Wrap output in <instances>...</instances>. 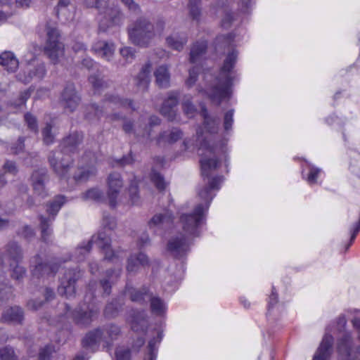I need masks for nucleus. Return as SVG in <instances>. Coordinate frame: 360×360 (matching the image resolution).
<instances>
[{
  "mask_svg": "<svg viewBox=\"0 0 360 360\" xmlns=\"http://www.w3.org/2000/svg\"><path fill=\"white\" fill-rule=\"evenodd\" d=\"M200 0H189L188 8L191 16L193 20H198L201 14Z\"/></svg>",
  "mask_w": 360,
  "mask_h": 360,
  "instance_id": "de8ad7c7",
  "label": "nucleus"
},
{
  "mask_svg": "<svg viewBox=\"0 0 360 360\" xmlns=\"http://www.w3.org/2000/svg\"><path fill=\"white\" fill-rule=\"evenodd\" d=\"M46 75L45 64L39 60H33L29 63L25 70H21L16 75L18 81L28 84L33 79L42 80Z\"/></svg>",
  "mask_w": 360,
  "mask_h": 360,
  "instance_id": "9b49d317",
  "label": "nucleus"
},
{
  "mask_svg": "<svg viewBox=\"0 0 360 360\" xmlns=\"http://www.w3.org/2000/svg\"><path fill=\"white\" fill-rule=\"evenodd\" d=\"M200 68L198 66H193L189 70V76L186 81V84L191 87L192 86L198 79Z\"/></svg>",
  "mask_w": 360,
  "mask_h": 360,
  "instance_id": "e2e57ef3",
  "label": "nucleus"
},
{
  "mask_svg": "<svg viewBox=\"0 0 360 360\" xmlns=\"http://www.w3.org/2000/svg\"><path fill=\"white\" fill-rule=\"evenodd\" d=\"M0 65L8 72H14L18 68L19 61L15 54L5 51L0 54Z\"/></svg>",
  "mask_w": 360,
  "mask_h": 360,
  "instance_id": "cd10ccee",
  "label": "nucleus"
},
{
  "mask_svg": "<svg viewBox=\"0 0 360 360\" xmlns=\"http://www.w3.org/2000/svg\"><path fill=\"white\" fill-rule=\"evenodd\" d=\"M32 91L30 89H26L20 93L18 98L11 102V105L15 108H18L22 105H25L26 101L31 96Z\"/></svg>",
  "mask_w": 360,
  "mask_h": 360,
  "instance_id": "09e8293b",
  "label": "nucleus"
},
{
  "mask_svg": "<svg viewBox=\"0 0 360 360\" xmlns=\"http://www.w3.org/2000/svg\"><path fill=\"white\" fill-rule=\"evenodd\" d=\"M53 352V347L50 345H46L44 348L41 349L39 354L38 360H49Z\"/></svg>",
  "mask_w": 360,
  "mask_h": 360,
  "instance_id": "69168bd1",
  "label": "nucleus"
},
{
  "mask_svg": "<svg viewBox=\"0 0 360 360\" xmlns=\"http://www.w3.org/2000/svg\"><path fill=\"white\" fill-rule=\"evenodd\" d=\"M122 273V269H108L106 270L105 275V278L100 281V285L103 290V294L106 296L111 293L112 284L117 281L120 277Z\"/></svg>",
  "mask_w": 360,
  "mask_h": 360,
  "instance_id": "393cba45",
  "label": "nucleus"
},
{
  "mask_svg": "<svg viewBox=\"0 0 360 360\" xmlns=\"http://www.w3.org/2000/svg\"><path fill=\"white\" fill-rule=\"evenodd\" d=\"M120 53L127 63H131L135 58L136 51L132 47H124L120 50Z\"/></svg>",
  "mask_w": 360,
  "mask_h": 360,
  "instance_id": "6e6d98bb",
  "label": "nucleus"
},
{
  "mask_svg": "<svg viewBox=\"0 0 360 360\" xmlns=\"http://www.w3.org/2000/svg\"><path fill=\"white\" fill-rule=\"evenodd\" d=\"M89 82L92 85L95 92H99L103 89L107 87L106 82L103 80L100 74H93L89 77Z\"/></svg>",
  "mask_w": 360,
  "mask_h": 360,
  "instance_id": "c03bdc74",
  "label": "nucleus"
},
{
  "mask_svg": "<svg viewBox=\"0 0 360 360\" xmlns=\"http://www.w3.org/2000/svg\"><path fill=\"white\" fill-rule=\"evenodd\" d=\"M150 266V259L148 256L142 252L132 253L127 260L126 270L128 274H136L140 267H146Z\"/></svg>",
  "mask_w": 360,
  "mask_h": 360,
  "instance_id": "f3484780",
  "label": "nucleus"
},
{
  "mask_svg": "<svg viewBox=\"0 0 360 360\" xmlns=\"http://www.w3.org/2000/svg\"><path fill=\"white\" fill-rule=\"evenodd\" d=\"M115 44L106 41H98L94 44L91 51L106 61H111L115 53Z\"/></svg>",
  "mask_w": 360,
  "mask_h": 360,
  "instance_id": "412c9836",
  "label": "nucleus"
},
{
  "mask_svg": "<svg viewBox=\"0 0 360 360\" xmlns=\"http://www.w3.org/2000/svg\"><path fill=\"white\" fill-rule=\"evenodd\" d=\"M24 120L27 128L37 134L39 131L38 122L37 117L30 112L24 115Z\"/></svg>",
  "mask_w": 360,
  "mask_h": 360,
  "instance_id": "603ef678",
  "label": "nucleus"
},
{
  "mask_svg": "<svg viewBox=\"0 0 360 360\" xmlns=\"http://www.w3.org/2000/svg\"><path fill=\"white\" fill-rule=\"evenodd\" d=\"M20 264V262L13 263V266H9L11 278L18 282H20L26 275V269Z\"/></svg>",
  "mask_w": 360,
  "mask_h": 360,
  "instance_id": "37998d69",
  "label": "nucleus"
},
{
  "mask_svg": "<svg viewBox=\"0 0 360 360\" xmlns=\"http://www.w3.org/2000/svg\"><path fill=\"white\" fill-rule=\"evenodd\" d=\"M352 345L351 334L349 332H345L342 337L338 340L337 351L338 354L342 357H345V360H350Z\"/></svg>",
  "mask_w": 360,
  "mask_h": 360,
  "instance_id": "a878e982",
  "label": "nucleus"
},
{
  "mask_svg": "<svg viewBox=\"0 0 360 360\" xmlns=\"http://www.w3.org/2000/svg\"><path fill=\"white\" fill-rule=\"evenodd\" d=\"M150 180L159 191H162L165 189V179L160 172L153 171L150 174Z\"/></svg>",
  "mask_w": 360,
  "mask_h": 360,
  "instance_id": "3c124183",
  "label": "nucleus"
},
{
  "mask_svg": "<svg viewBox=\"0 0 360 360\" xmlns=\"http://www.w3.org/2000/svg\"><path fill=\"white\" fill-rule=\"evenodd\" d=\"M24 319V312L21 307H11L4 311L1 321L6 323L21 324Z\"/></svg>",
  "mask_w": 360,
  "mask_h": 360,
  "instance_id": "b1692460",
  "label": "nucleus"
},
{
  "mask_svg": "<svg viewBox=\"0 0 360 360\" xmlns=\"http://www.w3.org/2000/svg\"><path fill=\"white\" fill-rule=\"evenodd\" d=\"M84 4L89 8H96L100 15L98 29L101 32H105L108 27L119 25L122 19V14L117 6L109 7L108 0H85Z\"/></svg>",
  "mask_w": 360,
  "mask_h": 360,
  "instance_id": "39448f33",
  "label": "nucleus"
},
{
  "mask_svg": "<svg viewBox=\"0 0 360 360\" xmlns=\"http://www.w3.org/2000/svg\"><path fill=\"white\" fill-rule=\"evenodd\" d=\"M99 314V309L92 303L83 304L71 311L73 322L79 327L87 328Z\"/></svg>",
  "mask_w": 360,
  "mask_h": 360,
  "instance_id": "0eeeda50",
  "label": "nucleus"
},
{
  "mask_svg": "<svg viewBox=\"0 0 360 360\" xmlns=\"http://www.w3.org/2000/svg\"><path fill=\"white\" fill-rule=\"evenodd\" d=\"M235 34L232 32L217 36L214 41V49L217 52L224 53L231 49L227 53L218 75L215 77V84H210L205 89L199 90L207 98L219 106L225 99L231 96V86L236 79L234 68L237 63L238 52L233 47Z\"/></svg>",
  "mask_w": 360,
  "mask_h": 360,
  "instance_id": "f03ea898",
  "label": "nucleus"
},
{
  "mask_svg": "<svg viewBox=\"0 0 360 360\" xmlns=\"http://www.w3.org/2000/svg\"><path fill=\"white\" fill-rule=\"evenodd\" d=\"M131 329L135 333L146 335L148 328V316L144 309L132 310L129 315Z\"/></svg>",
  "mask_w": 360,
  "mask_h": 360,
  "instance_id": "2eb2a0df",
  "label": "nucleus"
},
{
  "mask_svg": "<svg viewBox=\"0 0 360 360\" xmlns=\"http://www.w3.org/2000/svg\"><path fill=\"white\" fill-rule=\"evenodd\" d=\"M46 179L47 169L46 168H39L34 170L31 176L34 191L41 198H44L47 195L44 186V182Z\"/></svg>",
  "mask_w": 360,
  "mask_h": 360,
  "instance_id": "aec40b11",
  "label": "nucleus"
},
{
  "mask_svg": "<svg viewBox=\"0 0 360 360\" xmlns=\"http://www.w3.org/2000/svg\"><path fill=\"white\" fill-rule=\"evenodd\" d=\"M47 41L44 47V53L54 63L58 61V57L63 53L64 48L60 42V33L56 27L46 26Z\"/></svg>",
  "mask_w": 360,
  "mask_h": 360,
  "instance_id": "6e6552de",
  "label": "nucleus"
},
{
  "mask_svg": "<svg viewBox=\"0 0 360 360\" xmlns=\"http://www.w3.org/2000/svg\"><path fill=\"white\" fill-rule=\"evenodd\" d=\"M39 219L40 221L39 227L41 229V240L44 243H48L53 233L51 225L54 221V218L50 217H45L42 215H39Z\"/></svg>",
  "mask_w": 360,
  "mask_h": 360,
  "instance_id": "72a5a7b5",
  "label": "nucleus"
},
{
  "mask_svg": "<svg viewBox=\"0 0 360 360\" xmlns=\"http://www.w3.org/2000/svg\"><path fill=\"white\" fill-rule=\"evenodd\" d=\"M82 272L78 268L68 269L60 280L58 292L62 296L70 298L75 295L76 283L82 277Z\"/></svg>",
  "mask_w": 360,
  "mask_h": 360,
  "instance_id": "9d476101",
  "label": "nucleus"
},
{
  "mask_svg": "<svg viewBox=\"0 0 360 360\" xmlns=\"http://www.w3.org/2000/svg\"><path fill=\"white\" fill-rule=\"evenodd\" d=\"M151 72V64L150 62L146 63L136 76V86L142 91H146L150 83V74Z\"/></svg>",
  "mask_w": 360,
  "mask_h": 360,
  "instance_id": "473e14b6",
  "label": "nucleus"
},
{
  "mask_svg": "<svg viewBox=\"0 0 360 360\" xmlns=\"http://www.w3.org/2000/svg\"><path fill=\"white\" fill-rule=\"evenodd\" d=\"M188 98H185L181 104L184 113L188 117L193 116L196 111V108L192 102V98L190 96H186Z\"/></svg>",
  "mask_w": 360,
  "mask_h": 360,
  "instance_id": "8fccbe9b",
  "label": "nucleus"
},
{
  "mask_svg": "<svg viewBox=\"0 0 360 360\" xmlns=\"http://www.w3.org/2000/svg\"><path fill=\"white\" fill-rule=\"evenodd\" d=\"M131 349L124 347H118L115 352V356L116 360H130L131 359Z\"/></svg>",
  "mask_w": 360,
  "mask_h": 360,
  "instance_id": "4d7b16f0",
  "label": "nucleus"
},
{
  "mask_svg": "<svg viewBox=\"0 0 360 360\" xmlns=\"http://www.w3.org/2000/svg\"><path fill=\"white\" fill-rule=\"evenodd\" d=\"M121 307V305L119 304L117 300H113L106 304L103 314L107 319L115 318L118 315Z\"/></svg>",
  "mask_w": 360,
  "mask_h": 360,
  "instance_id": "79ce46f5",
  "label": "nucleus"
},
{
  "mask_svg": "<svg viewBox=\"0 0 360 360\" xmlns=\"http://www.w3.org/2000/svg\"><path fill=\"white\" fill-rule=\"evenodd\" d=\"M307 169L308 173L307 174H304V170H302V172L303 179H304L309 184H316L319 175L322 172V170L311 164H308Z\"/></svg>",
  "mask_w": 360,
  "mask_h": 360,
  "instance_id": "ea45409f",
  "label": "nucleus"
},
{
  "mask_svg": "<svg viewBox=\"0 0 360 360\" xmlns=\"http://www.w3.org/2000/svg\"><path fill=\"white\" fill-rule=\"evenodd\" d=\"M150 312L156 316L163 317L167 311V304L165 300L158 295H152L149 299Z\"/></svg>",
  "mask_w": 360,
  "mask_h": 360,
  "instance_id": "c756f323",
  "label": "nucleus"
},
{
  "mask_svg": "<svg viewBox=\"0 0 360 360\" xmlns=\"http://www.w3.org/2000/svg\"><path fill=\"white\" fill-rule=\"evenodd\" d=\"M103 335V331L100 327L88 332L82 340V347L89 348L96 345L98 342L102 341Z\"/></svg>",
  "mask_w": 360,
  "mask_h": 360,
  "instance_id": "f704fd0d",
  "label": "nucleus"
},
{
  "mask_svg": "<svg viewBox=\"0 0 360 360\" xmlns=\"http://www.w3.org/2000/svg\"><path fill=\"white\" fill-rule=\"evenodd\" d=\"M173 222V217L171 214L164 213L155 214L148 222L150 229L158 227L162 228L165 224H171Z\"/></svg>",
  "mask_w": 360,
  "mask_h": 360,
  "instance_id": "e433bc0d",
  "label": "nucleus"
},
{
  "mask_svg": "<svg viewBox=\"0 0 360 360\" xmlns=\"http://www.w3.org/2000/svg\"><path fill=\"white\" fill-rule=\"evenodd\" d=\"M35 265L31 270L33 276L40 278L44 276H54L58 271L62 263L66 260L53 258L47 262H42L39 255L34 257Z\"/></svg>",
  "mask_w": 360,
  "mask_h": 360,
  "instance_id": "1a4fd4ad",
  "label": "nucleus"
},
{
  "mask_svg": "<svg viewBox=\"0 0 360 360\" xmlns=\"http://www.w3.org/2000/svg\"><path fill=\"white\" fill-rule=\"evenodd\" d=\"M129 198L132 205H136L139 200V186L136 183H131L129 187Z\"/></svg>",
  "mask_w": 360,
  "mask_h": 360,
  "instance_id": "052dcab7",
  "label": "nucleus"
},
{
  "mask_svg": "<svg viewBox=\"0 0 360 360\" xmlns=\"http://www.w3.org/2000/svg\"><path fill=\"white\" fill-rule=\"evenodd\" d=\"M96 173L95 167L88 169H82L78 174L74 175V179L76 181H86L90 176H94Z\"/></svg>",
  "mask_w": 360,
  "mask_h": 360,
  "instance_id": "864d4df0",
  "label": "nucleus"
},
{
  "mask_svg": "<svg viewBox=\"0 0 360 360\" xmlns=\"http://www.w3.org/2000/svg\"><path fill=\"white\" fill-rule=\"evenodd\" d=\"M278 301V295L276 291V288L273 285L271 288V293L269 296L267 300V311L268 314L270 312L271 309H272Z\"/></svg>",
  "mask_w": 360,
  "mask_h": 360,
  "instance_id": "0e129e2a",
  "label": "nucleus"
},
{
  "mask_svg": "<svg viewBox=\"0 0 360 360\" xmlns=\"http://www.w3.org/2000/svg\"><path fill=\"white\" fill-rule=\"evenodd\" d=\"M0 359L17 360V356L15 354L13 349L11 347L6 346L0 349Z\"/></svg>",
  "mask_w": 360,
  "mask_h": 360,
  "instance_id": "bf43d9fd",
  "label": "nucleus"
},
{
  "mask_svg": "<svg viewBox=\"0 0 360 360\" xmlns=\"http://www.w3.org/2000/svg\"><path fill=\"white\" fill-rule=\"evenodd\" d=\"M24 142L25 138L22 136L19 137L17 142L11 146V152L15 155L20 153L24 148Z\"/></svg>",
  "mask_w": 360,
  "mask_h": 360,
  "instance_id": "774afa93",
  "label": "nucleus"
},
{
  "mask_svg": "<svg viewBox=\"0 0 360 360\" xmlns=\"http://www.w3.org/2000/svg\"><path fill=\"white\" fill-rule=\"evenodd\" d=\"M101 328L103 331L102 342H104L105 347L111 348L113 342L117 340L121 334L120 327L115 323H109L104 325Z\"/></svg>",
  "mask_w": 360,
  "mask_h": 360,
  "instance_id": "5701e85b",
  "label": "nucleus"
},
{
  "mask_svg": "<svg viewBox=\"0 0 360 360\" xmlns=\"http://www.w3.org/2000/svg\"><path fill=\"white\" fill-rule=\"evenodd\" d=\"M65 202V198L64 195H56L54 199L47 204L46 212L49 214L50 217H53L57 215L58 212L60 210L61 207Z\"/></svg>",
  "mask_w": 360,
  "mask_h": 360,
  "instance_id": "4c0bfd02",
  "label": "nucleus"
},
{
  "mask_svg": "<svg viewBox=\"0 0 360 360\" xmlns=\"http://www.w3.org/2000/svg\"><path fill=\"white\" fill-rule=\"evenodd\" d=\"M6 280L5 272L0 269V307L14 297L13 287L6 283Z\"/></svg>",
  "mask_w": 360,
  "mask_h": 360,
  "instance_id": "c85d7f7f",
  "label": "nucleus"
},
{
  "mask_svg": "<svg viewBox=\"0 0 360 360\" xmlns=\"http://www.w3.org/2000/svg\"><path fill=\"white\" fill-rule=\"evenodd\" d=\"M163 338V331L158 330L157 337L150 339L147 346V352L145 354L143 360H156L158 350V345Z\"/></svg>",
  "mask_w": 360,
  "mask_h": 360,
  "instance_id": "7c9ffc66",
  "label": "nucleus"
},
{
  "mask_svg": "<svg viewBox=\"0 0 360 360\" xmlns=\"http://www.w3.org/2000/svg\"><path fill=\"white\" fill-rule=\"evenodd\" d=\"M166 41L168 46L172 49L176 51H181L187 42V37L186 35L182 37L169 36L167 37Z\"/></svg>",
  "mask_w": 360,
  "mask_h": 360,
  "instance_id": "a19ab883",
  "label": "nucleus"
},
{
  "mask_svg": "<svg viewBox=\"0 0 360 360\" xmlns=\"http://www.w3.org/2000/svg\"><path fill=\"white\" fill-rule=\"evenodd\" d=\"M234 110L230 109L224 115L223 126L225 131L228 132L232 129L233 124Z\"/></svg>",
  "mask_w": 360,
  "mask_h": 360,
  "instance_id": "13d9d810",
  "label": "nucleus"
},
{
  "mask_svg": "<svg viewBox=\"0 0 360 360\" xmlns=\"http://www.w3.org/2000/svg\"><path fill=\"white\" fill-rule=\"evenodd\" d=\"M81 102V97L76 91L75 84L68 82L60 93V103L65 110L74 112Z\"/></svg>",
  "mask_w": 360,
  "mask_h": 360,
  "instance_id": "ddd939ff",
  "label": "nucleus"
},
{
  "mask_svg": "<svg viewBox=\"0 0 360 360\" xmlns=\"http://www.w3.org/2000/svg\"><path fill=\"white\" fill-rule=\"evenodd\" d=\"M203 127L209 134H217L219 130V119L217 117H210L203 120Z\"/></svg>",
  "mask_w": 360,
  "mask_h": 360,
  "instance_id": "a18cd8bd",
  "label": "nucleus"
},
{
  "mask_svg": "<svg viewBox=\"0 0 360 360\" xmlns=\"http://www.w3.org/2000/svg\"><path fill=\"white\" fill-rule=\"evenodd\" d=\"M207 46L208 42L205 39H200L194 42L190 51V63L194 64L200 61L202 56L206 53Z\"/></svg>",
  "mask_w": 360,
  "mask_h": 360,
  "instance_id": "bb28decb",
  "label": "nucleus"
},
{
  "mask_svg": "<svg viewBox=\"0 0 360 360\" xmlns=\"http://www.w3.org/2000/svg\"><path fill=\"white\" fill-rule=\"evenodd\" d=\"M81 65L88 70H93L98 68V64L90 57L84 58L81 61Z\"/></svg>",
  "mask_w": 360,
  "mask_h": 360,
  "instance_id": "338daca9",
  "label": "nucleus"
},
{
  "mask_svg": "<svg viewBox=\"0 0 360 360\" xmlns=\"http://www.w3.org/2000/svg\"><path fill=\"white\" fill-rule=\"evenodd\" d=\"M360 231V219L355 223L354 228L350 231L349 240L344 245V251H347Z\"/></svg>",
  "mask_w": 360,
  "mask_h": 360,
  "instance_id": "680f3d73",
  "label": "nucleus"
},
{
  "mask_svg": "<svg viewBox=\"0 0 360 360\" xmlns=\"http://www.w3.org/2000/svg\"><path fill=\"white\" fill-rule=\"evenodd\" d=\"M206 151L207 155H202L200 164L202 177L204 180L207 179L208 181L198 192L199 196L205 201V204H198L192 212L181 214L179 221L184 233L172 237L167 244V250L175 259H181L188 255L193 239L200 236L202 226L206 223V215L214 198L212 191L219 190L224 180L222 176H211V173L220 166L221 162L224 163L226 172H229V148L225 141H220L213 146H207Z\"/></svg>",
  "mask_w": 360,
  "mask_h": 360,
  "instance_id": "f257e3e1",
  "label": "nucleus"
},
{
  "mask_svg": "<svg viewBox=\"0 0 360 360\" xmlns=\"http://www.w3.org/2000/svg\"><path fill=\"white\" fill-rule=\"evenodd\" d=\"M83 198L86 200H92L98 202L104 201L103 192L98 188H90L85 193Z\"/></svg>",
  "mask_w": 360,
  "mask_h": 360,
  "instance_id": "49530a36",
  "label": "nucleus"
},
{
  "mask_svg": "<svg viewBox=\"0 0 360 360\" xmlns=\"http://www.w3.org/2000/svg\"><path fill=\"white\" fill-rule=\"evenodd\" d=\"M93 243H95L104 254V259L113 262L118 257L111 248L110 236L105 232L101 231L97 236H93L86 243L82 242L78 245L72 256L74 259L78 262L83 261L91 250Z\"/></svg>",
  "mask_w": 360,
  "mask_h": 360,
  "instance_id": "20e7f679",
  "label": "nucleus"
},
{
  "mask_svg": "<svg viewBox=\"0 0 360 360\" xmlns=\"http://www.w3.org/2000/svg\"><path fill=\"white\" fill-rule=\"evenodd\" d=\"M85 118L89 121L99 120L103 116V110L96 103H91L86 106Z\"/></svg>",
  "mask_w": 360,
  "mask_h": 360,
  "instance_id": "58836bf2",
  "label": "nucleus"
},
{
  "mask_svg": "<svg viewBox=\"0 0 360 360\" xmlns=\"http://www.w3.org/2000/svg\"><path fill=\"white\" fill-rule=\"evenodd\" d=\"M104 101L112 104L113 105L117 108H130L132 110H136L133 100L127 98H123L118 95H105Z\"/></svg>",
  "mask_w": 360,
  "mask_h": 360,
  "instance_id": "2f4dec72",
  "label": "nucleus"
},
{
  "mask_svg": "<svg viewBox=\"0 0 360 360\" xmlns=\"http://www.w3.org/2000/svg\"><path fill=\"white\" fill-rule=\"evenodd\" d=\"M183 135L179 128L173 127L171 130L160 132L156 138V142L159 146L172 145L180 140Z\"/></svg>",
  "mask_w": 360,
  "mask_h": 360,
  "instance_id": "4be33fe9",
  "label": "nucleus"
},
{
  "mask_svg": "<svg viewBox=\"0 0 360 360\" xmlns=\"http://www.w3.org/2000/svg\"><path fill=\"white\" fill-rule=\"evenodd\" d=\"M334 338L326 333L317 348L312 360H330Z\"/></svg>",
  "mask_w": 360,
  "mask_h": 360,
  "instance_id": "6ab92c4d",
  "label": "nucleus"
},
{
  "mask_svg": "<svg viewBox=\"0 0 360 360\" xmlns=\"http://www.w3.org/2000/svg\"><path fill=\"white\" fill-rule=\"evenodd\" d=\"M125 290L129 295V300L132 302L138 303L141 305H146L148 304V300H149L153 295V292L148 285H143L139 288L127 285Z\"/></svg>",
  "mask_w": 360,
  "mask_h": 360,
  "instance_id": "dca6fc26",
  "label": "nucleus"
},
{
  "mask_svg": "<svg viewBox=\"0 0 360 360\" xmlns=\"http://www.w3.org/2000/svg\"><path fill=\"white\" fill-rule=\"evenodd\" d=\"M123 186V181L120 174L117 172L110 173L108 177V198L111 208H115L117 198L120 189Z\"/></svg>",
  "mask_w": 360,
  "mask_h": 360,
  "instance_id": "4468645a",
  "label": "nucleus"
},
{
  "mask_svg": "<svg viewBox=\"0 0 360 360\" xmlns=\"http://www.w3.org/2000/svg\"><path fill=\"white\" fill-rule=\"evenodd\" d=\"M83 140L82 131H73L62 139L59 151H51L49 155L48 161L51 167L60 178L68 177L74 165L72 155L79 153V147Z\"/></svg>",
  "mask_w": 360,
  "mask_h": 360,
  "instance_id": "7ed1b4c3",
  "label": "nucleus"
},
{
  "mask_svg": "<svg viewBox=\"0 0 360 360\" xmlns=\"http://www.w3.org/2000/svg\"><path fill=\"white\" fill-rule=\"evenodd\" d=\"M155 81L158 86L160 88H167L169 85V73L168 69L165 65L158 67L155 73Z\"/></svg>",
  "mask_w": 360,
  "mask_h": 360,
  "instance_id": "c9c22d12",
  "label": "nucleus"
},
{
  "mask_svg": "<svg viewBox=\"0 0 360 360\" xmlns=\"http://www.w3.org/2000/svg\"><path fill=\"white\" fill-rule=\"evenodd\" d=\"M41 134L43 141L46 145H51L54 142V135L52 134V125L47 123L44 128L42 129Z\"/></svg>",
  "mask_w": 360,
  "mask_h": 360,
  "instance_id": "5fc2aeb1",
  "label": "nucleus"
},
{
  "mask_svg": "<svg viewBox=\"0 0 360 360\" xmlns=\"http://www.w3.org/2000/svg\"><path fill=\"white\" fill-rule=\"evenodd\" d=\"M128 34L134 44L146 47L155 35L154 27L148 20L141 18L128 29Z\"/></svg>",
  "mask_w": 360,
  "mask_h": 360,
  "instance_id": "423d86ee",
  "label": "nucleus"
},
{
  "mask_svg": "<svg viewBox=\"0 0 360 360\" xmlns=\"http://www.w3.org/2000/svg\"><path fill=\"white\" fill-rule=\"evenodd\" d=\"M23 259V251L21 246L15 241L8 242L0 252V265L7 262L9 266L13 263L21 262Z\"/></svg>",
  "mask_w": 360,
  "mask_h": 360,
  "instance_id": "f8f14e48",
  "label": "nucleus"
},
{
  "mask_svg": "<svg viewBox=\"0 0 360 360\" xmlns=\"http://www.w3.org/2000/svg\"><path fill=\"white\" fill-rule=\"evenodd\" d=\"M179 94L177 91H172L168 94V97L165 99L160 108V113L169 121H173L176 116V108L179 103Z\"/></svg>",
  "mask_w": 360,
  "mask_h": 360,
  "instance_id": "a211bd4d",
  "label": "nucleus"
}]
</instances>
